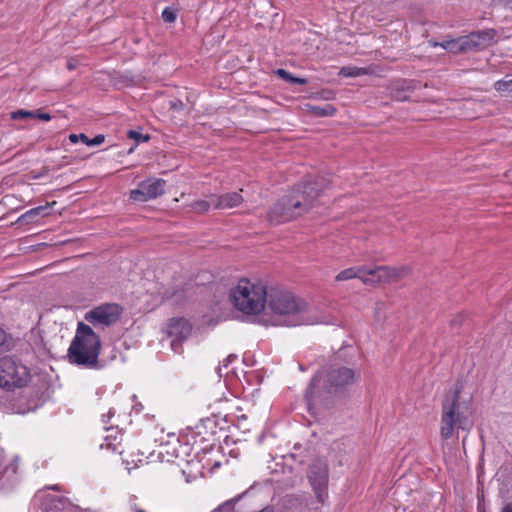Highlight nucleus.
Returning <instances> with one entry per match:
<instances>
[{
	"label": "nucleus",
	"instance_id": "nucleus-1",
	"mask_svg": "<svg viewBox=\"0 0 512 512\" xmlns=\"http://www.w3.org/2000/svg\"><path fill=\"white\" fill-rule=\"evenodd\" d=\"M328 185L329 181L322 176L305 179L274 204L268 212V221L278 225L304 215L315 206L316 200Z\"/></svg>",
	"mask_w": 512,
	"mask_h": 512
},
{
	"label": "nucleus",
	"instance_id": "nucleus-2",
	"mask_svg": "<svg viewBox=\"0 0 512 512\" xmlns=\"http://www.w3.org/2000/svg\"><path fill=\"white\" fill-rule=\"evenodd\" d=\"M266 305L277 316L275 325L294 327L322 323L313 308L288 291L271 288L267 292Z\"/></svg>",
	"mask_w": 512,
	"mask_h": 512
},
{
	"label": "nucleus",
	"instance_id": "nucleus-3",
	"mask_svg": "<svg viewBox=\"0 0 512 512\" xmlns=\"http://www.w3.org/2000/svg\"><path fill=\"white\" fill-rule=\"evenodd\" d=\"M360 370L340 363H332L325 371L316 374L306 390V400L309 410L318 404L317 386L323 383L329 393L342 394L347 392L360 380Z\"/></svg>",
	"mask_w": 512,
	"mask_h": 512
},
{
	"label": "nucleus",
	"instance_id": "nucleus-4",
	"mask_svg": "<svg viewBox=\"0 0 512 512\" xmlns=\"http://www.w3.org/2000/svg\"><path fill=\"white\" fill-rule=\"evenodd\" d=\"M101 340L92 327L83 322L77 325L76 333L68 348L67 358L71 364L96 369L99 367Z\"/></svg>",
	"mask_w": 512,
	"mask_h": 512
},
{
	"label": "nucleus",
	"instance_id": "nucleus-5",
	"mask_svg": "<svg viewBox=\"0 0 512 512\" xmlns=\"http://www.w3.org/2000/svg\"><path fill=\"white\" fill-rule=\"evenodd\" d=\"M461 387L456 385L450 389L442 401V413L440 420V435L444 440H448L460 430L469 431L472 428V422L467 415V406L459 401Z\"/></svg>",
	"mask_w": 512,
	"mask_h": 512
},
{
	"label": "nucleus",
	"instance_id": "nucleus-6",
	"mask_svg": "<svg viewBox=\"0 0 512 512\" xmlns=\"http://www.w3.org/2000/svg\"><path fill=\"white\" fill-rule=\"evenodd\" d=\"M267 288L261 284L242 278L230 290L234 307L244 314H258L266 306Z\"/></svg>",
	"mask_w": 512,
	"mask_h": 512
},
{
	"label": "nucleus",
	"instance_id": "nucleus-7",
	"mask_svg": "<svg viewBox=\"0 0 512 512\" xmlns=\"http://www.w3.org/2000/svg\"><path fill=\"white\" fill-rule=\"evenodd\" d=\"M495 35V30L486 29L456 39L445 40L441 43L434 42L433 46H441L453 54L476 52L489 46L494 41Z\"/></svg>",
	"mask_w": 512,
	"mask_h": 512
},
{
	"label": "nucleus",
	"instance_id": "nucleus-8",
	"mask_svg": "<svg viewBox=\"0 0 512 512\" xmlns=\"http://www.w3.org/2000/svg\"><path fill=\"white\" fill-rule=\"evenodd\" d=\"M29 369L12 357L0 358V387L22 388L30 381Z\"/></svg>",
	"mask_w": 512,
	"mask_h": 512
},
{
	"label": "nucleus",
	"instance_id": "nucleus-9",
	"mask_svg": "<svg viewBox=\"0 0 512 512\" xmlns=\"http://www.w3.org/2000/svg\"><path fill=\"white\" fill-rule=\"evenodd\" d=\"M409 268L405 266H377L374 269H368L363 266L362 282L366 285H378L390 282H397L409 273Z\"/></svg>",
	"mask_w": 512,
	"mask_h": 512
},
{
	"label": "nucleus",
	"instance_id": "nucleus-10",
	"mask_svg": "<svg viewBox=\"0 0 512 512\" xmlns=\"http://www.w3.org/2000/svg\"><path fill=\"white\" fill-rule=\"evenodd\" d=\"M123 309L115 303L102 304L86 312L84 319L94 327H108L116 323Z\"/></svg>",
	"mask_w": 512,
	"mask_h": 512
},
{
	"label": "nucleus",
	"instance_id": "nucleus-11",
	"mask_svg": "<svg viewBox=\"0 0 512 512\" xmlns=\"http://www.w3.org/2000/svg\"><path fill=\"white\" fill-rule=\"evenodd\" d=\"M308 479L319 502L324 503L328 496V465L324 460L316 459L309 467Z\"/></svg>",
	"mask_w": 512,
	"mask_h": 512
},
{
	"label": "nucleus",
	"instance_id": "nucleus-12",
	"mask_svg": "<svg viewBox=\"0 0 512 512\" xmlns=\"http://www.w3.org/2000/svg\"><path fill=\"white\" fill-rule=\"evenodd\" d=\"M166 181L160 178L147 179L138 184L137 189L131 190L130 199L136 202H146L161 196L165 191Z\"/></svg>",
	"mask_w": 512,
	"mask_h": 512
},
{
	"label": "nucleus",
	"instance_id": "nucleus-13",
	"mask_svg": "<svg viewBox=\"0 0 512 512\" xmlns=\"http://www.w3.org/2000/svg\"><path fill=\"white\" fill-rule=\"evenodd\" d=\"M191 332V326L189 322L184 318H173L170 320L167 334L172 337L171 348L178 352L181 347V342L186 339Z\"/></svg>",
	"mask_w": 512,
	"mask_h": 512
},
{
	"label": "nucleus",
	"instance_id": "nucleus-14",
	"mask_svg": "<svg viewBox=\"0 0 512 512\" xmlns=\"http://www.w3.org/2000/svg\"><path fill=\"white\" fill-rule=\"evenodd\" d=\"M211 201L216 209H232L243 202V197L238 192H229L220 196L213 195Z\"/></svg>",
	"mask_w": 512,
	"mask_h": 512
},
{
	"label": "nucleus",
	"instance_id": "nucleus-15",
	"mask_svg": "<svg viewBox=\"0 0 512 512\" xmlns=\"http://www.w3.org/2000/svg\"><path fill=\"white\" fill-rule=\"evenodd\" d=\"M17 461L13 460L5 466L0 465V489L12 488L17 482Z\"/></svg>",
	"mask_w": 512,
	"mask_h": 512
},
{
	"label": "nucleus",
	"instance_id": "nucleus-16",
	"mask_svg": "<svg viewBox=\"0 0 512 512\" xmlns=\"http://www.w3.org/2000/svg\"><path fill=\"white\" fill-rule=\"evenodd\" d=\"M55 204H56V201H53L51 203H46L43 206H38V207L32 208V209L28 210L27 212H25L24 214H22L19 217L18 221L28 224V223L36 221V219H38L40 217L48 216L50 214L51 207Z\"/></svg>",
	"mask_w": 512,
	"mask_h": 512
},
{
	"label": "nucleus",
	"instance_id": "nucleus-17",
	"mask_svg": "<svg viewBox=\"0 0 512 512\" xmlns=\"http://www.w3.org/2000/svg\"><path fill=\"white\" fill-rule=\"evenodd\" d=\"M306 107L307 111L315 117L333 116L336 113V108L331 104H325L323 106L308 104Z\"/></svg>",
	"mask_w": 512,
	"mask_h": 512
},
{
	"label": "nucleus",
	"instance_id": "nucleus-18",
	"mask_svg": "<svg viewBox=\"0 0 512 512\" xmlns=\"http://www.w3.org/2000/svg\"><path fill=\"white\" fill-rule=\"evenodd\" d=\"M71 503L65 497H53L50 501L47 512H65L71 508Z\"/></svg>",
	"mask_w": 512,
	"mask_h": 512
},
{
	"label": "nucleus",
	"instance_id": "nucleus-19",
	"mask_svg": "<svg viewBox=\"0 0 512 512\" xmlns=\"http://www.w3.org/2000/svg\"><path fill=\"white\" fill-rule=\"evenodd\" d=\"M363 266L351 267L339 272L336 276V281H346L354 278H359L362 281Z\"/></svg>",
	"mask_w": 512,
	"mask_h": 512
},
{
	"label": "nucleus",
	"instance_id": "nucleus-20",
	"mask_svg": "<svg viewBox=\"0 0 512 512\" xmlns=\"http://www.w3.org/2000/svg\"><path fill=\"white\" fill-rule=\"evenodd\" d=\"M370 73H372V71L368 67L356 66H342L341 70L339 71V75L344 77H357Z\"/></svg>",
	"mask_w": 512,
	"mask_h": 512
},
{
	"label": "nucleus",
	"instance_id": "nucleus-21",
	"mask_svg": "<svg viewBox=\"0 0 512 512\" xmlns=\"http://www.w3.org/2000/svg\"><path fill=\"white\" fill-rule=\"evenodd\" d=\"M276 74L281 78L283 79L284 81L292 84V85H296V84H299V85H304L307 83V80L305 78H301V77H294L291 73L287 72L286 70L284 69H278L276 71Z\"/></svg>",
	"mask_w": 512,
	"mask_h": 512
},
{
	"label": "nucleus",
	"instance_id": "nucleus-22",
	"mask_svg": "<svg viewBox=\"0 0 512 512\" xmlns=\"http://www.w3.org/2000/svg\"><path fill=\"white\" fill-rule=\"evenodd\" d=\"M498 92H512V75H507L504 79L494 84Z\"/></svg>",
	"mask_w": 512,
	"mask_h": 512
},
{
	"label": "nucleus",
	"instance_id": "nucleus-23",
	"mask_svg": "<svg viewBox=\"0 0 512 512\" xmlns=\"http://www.w3.org/2000/svg\"><path fill=\"white\" fill-rule=\"evenodd\" d=\"M177 18V9L166 7L162 12V19L166 23H172Z\"/></svg>",
	"mask_w": 512,
	"mask_h": 512
},
{
	"label": "nucleus",
	"instance_id": "nucleus-24",
	"mask_svg": "<svg viewBox=\"0 0 512 512\" xmlns=\"http://www.w3.org/2000/svg\"><path fill=\"white\" fill-rule=\"evenodd\" d=\"M36 114L33 111L27 110H17L11 113V119L19 120V119H27V118H35Z\"/></svg>",
	"mask_w": 512,
	"mask_h": 512
},
{
	"label": "nucleus",
	"instance_id": "nucleus-25",
	"mask_svg": "<svg viewBox=\"0 0 512 512\" xmlns=\"http://www.w3.org/2000/svg\"><path fill=\"white\" fill-rule=\"evenodd\" d=\"M212 201L200 200L193 203L192 207L198 212H206L209 210Z\"/></svg>",
	"mask_w": 512,
	"mask_h": 512
},
{
	"label": "nucleus",
	"instance_id": "nucleus-26",
	"mask_svg": "<svg viewBox=\"0 0 512 512\" xmlns=\"http://www.w3.org/2000/svg\"><path fill=\"white\" fill-rule=\"evenodd\" d=\"M242 498V494L237 495L236 497L225 501L222 505L219 506L218 510H233L235 504Z\"/></svg>",
	"mask_w": 512,
	"mask_h": 512
},
{
	"label": "nucleus",
	"instance_id": "nucleus-27",
	"mask_svg": "<svg viewBox=\"0 0 512 512\" xmlns=\"http://www.w3.org/2000/svg\"><path fill=\"white\" fill-rule=\"evenodd\" d=\"M391 88H398L399 90H401L403 92L409 93L412 89V85H411V82L402 80V81L395 82Z\"/></svg>",
	"mask_w": 512,
	"mask_h": 512
},
{
	"label": "nucleus",
	"instance_id": "nucleus-28",
	"mask_svg": "<svg viewBox=\"0 0 512 512\" xmlns=\"http://www.w3.org/2000/svg\"><path fill=\"white\" fill-rule=\"evenodd\" d=\"M391 95L397 101H405L409 98V95L407 92H403V91L399 90L398 88H391Z\"/></svg>",
	"mask_w": 512,
	"mask_h": 512
},
{
	"label": "nucleus",
	"instance_id": "nucleus-29",
	"mask_svg": "<svg viewBox=\"0 0 512 512\" xmlns=\"http://www.w3.org/2000/svg\"><path fill=\"white\" fill-rule=\"evenodd\" d=\"M127 136H128V138L134 139L137 142H140V141L146 142V141L149 140V136L148 135L144 136L143 134H141V133H139L137 131H134V130H129L127 132Z\"/></svg>",
	"mask_w": 512,
	"mask_h": 512
},
{
	"label": "nucleus",
	"instance_id": "nucleus-30",
	"mask_svg": "<svg viewBox=\"0 0 512 512\" xmlns=\"http://www.w3.org/2000/svg\"><path fill=\"white\" fill-rule=\"evenodd\" d=\"M69 141L72 143V144H76L78 143L79 141H81L82 143H84L85 145H87L88 143V137L84 134V133H80V134H70L69 135Z\"/></svg>",
	"mask_w": 512,
	"mask_h": 512
},
{
	"label": "nucleus",
	"instance_id": "nucleus-31",
	"mask_svg": "<svg viewBox=\"0 0 512 512\" xmlns=\"http://www.w3.org/2000/svg\"><path fill=\"white\" fill-rule=\"evenodd\" d=\"M105 137L102 134L95 136L93 139L88 138L87 146H97L104 142Z\"/></svg>",
	"mask_w": 512,
	"mask_h": 512
},
{
	"label": "nucleus",
	"instance_id": "nucleus-32",
	"mask_svg": "<svg viewBox=\"0 0 512 512\" xmlns=\"http://www.w3.org/2000/svg\"><path fill=\"white\" fill-rule=\"evenodd\" d=\"M235 358H236V356L231 354V355L227 356V357L224 359V361H223L222 365H221V366H219V367H218V369H217V372H218L219 377H221V376H222V372H221V371H222V368H223V367H224V368L228 367V365H229V364H230V363H231Z\"/></svg>",
	"mask_w": 512,
	"mask_h": 512
},
{
	"label": "nucleus",
	"instance_id": "nucleus-33",
	"mask_svg": "<svg viewBox=\"0 0 512 512\" xmlns=\"http://www.w3.org/2000/svg\"><path fill=\"white\" fill-rule=\"evenodd\" d=\"M170 107L175 110H182L184 108V104L181 100H175L170 102Z\"/></svg>",
	"mask_w": 512,
	"mask_h": 512
},
{
	"label": "nucleus",
	"instance_id": "nucleus-34",
	"mask_svg": "<svg viewBox=\"0 0 512 512\" xmlns=\"http://www.w3.org/2000/svg\"><path fill=\"white\" fill-rule=\"evenodd\" d=\"M35 114V118L40 120L49 121L51 119V116L48 113L35 112Z\"/></svg>",
	"mask_w": 512,
	"mask_h": 512
},
{
	"label": "nucleus",
	"instance_id": "nucleus-35",
	"mask_svg": "<svg viewBox=\"0 0 512 512\" xmlns=\"http://www.w3.org/2000/svg\"><path fill=\"white\" fill-rule=\"evenodd\" d=\"M7 335L3 329L0 328V347L5 345Z\"/></svg>",
	"mask_w": 512,
	"mask_h": 512
},
{
	"label": "nucleus",
	"instance_id": "nucleus-36",
	"mask_svg": "<svg viewBox=\"0 0 512 512\" xmlns=\"http://www.w3.org/2000/svg\"><path fill=\"white\" fill-rule=\"evenodd\" d=\"M501 512H512V501L505 504Z\"/></svg>",
	"mask_w": 512,
	"mask_h": 512
},
{
	"label": "nucleus",
	"instance_id": "nucleus-37",
	"mask_svg": "<svg viewBox=\"0 0 512 512\" xmlns=\"http://www.w3.org/2000/svg\"><path fill=\"white\" fill-rule=\"evenodd\" d=\"M106 447H107L108 449H112V451H113V452H117V453H119V454H122V451L118 450L117 446H116V445H114V444L107 443V444H106Z\"/></svg>",
	"mask_w": 512,
	"mask_h": 512
},
{
	"label": "nucleus",
	"instance_id": "nucleus-38",
	"mask_svg": "<svg viewBox=\"0 0 512 512\" xmlns=\"http://www.w3.org/2000/svg\"><path fill=\"white\" fill-rule=\"evenodd\" d=\"M52 489H54V490H58V486H57V485H55V486H53V487H52Z\"/></svg>",
	"mask_w": 512,
	"mask_h": 512
},
{
	"label": "nucleus",
	"instance_id": "nucleus-39",
	"mask_svg": "<svg viewBox=\"0 0 512 512\" xmlns=\"http://www.w3.org/2000/svg\"><path fill=\"white\" fill-rule=\"evenodd\" d=\"M75 66L69 65L68 68L72 70Z\"/></svg>",
	"mask_w": 512,
	"mask_h": 512
}]
</instances>
